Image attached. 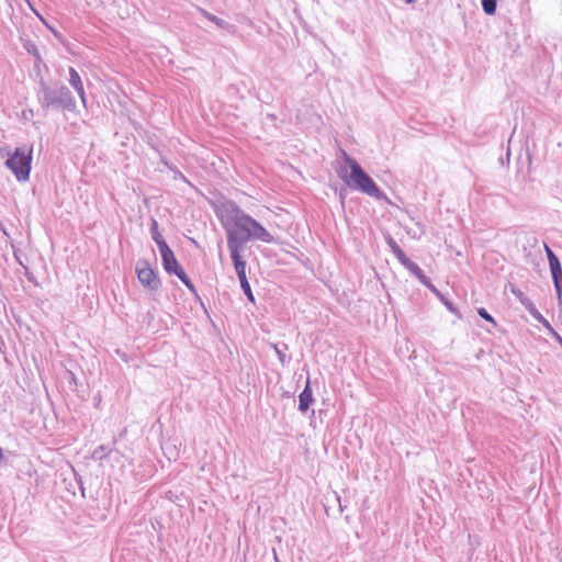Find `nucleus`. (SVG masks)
I'll return each instance as SVG.
<instances>
[{
	"label": "nucleus",
	"instance_id": "1",
	"mask_svg": "<svg viewBox=\"0 0 562 562\" xmlns=\"http://www.w3.org/2000/svg\"><path fill=\"white\" fill-rule=\"evenodd\" d=\"M227 233V246L243 248L244 244L255 239L267 244L274 243V237L261 224L250 215L239 210L235 211L232 218L224 224Z\"/></svg>",
	"mask_w": 562,
	"mask_h": 562
},
{
	"label": "nucleus",
	"instance_id": "11",
	"mask_svg": "<svg viewBox=\"0 0 562 562\" xmlns=\"http://www.w3.org/2000/svg\"><path fill=\"white\" fill-rule=\"evenodd\" d=\"M497 0H482V7L486 14H494Z\"/></svg>",
	"mask_w": 562,
	"mask_h": 562
},
{
	"label": "nucleus",
	"instance_id": "10",
	"mask_svg": "<svg viewBox=\"0 0 562 562\" xmlns=\"http://www.w3.org/2000/svg\"><path fill=\"white\" fill-rule=\"evenodd\" d=\"M551 274L553 278L554 286L557 289L558 297L561 299L562 295V267L557 269H551Z\"/></svg>",
	"mask_w": 562,
	"mask_h": 562
},
{
	"label": "nucleus",
	"instance_id": "19",
	"mask_svg": "<svg viewBox=\"0 0 562 562\" xmlns=\"http://www.w3.org/2000/svg\"><path fill=\"white\" fill-rule=\"evenodd\" d=\"M406 2L411 3L413 0H405Z\"/></svg>",
	"mask_w": 562,
	"mask_h": 562
},
{
	"label": "nucleus",
	"instance_id": "2",
	"mask_svg": "<svg viewBox=\"0 0 562 562\" xmlns=\"http://www.w3.org/2000/svg\"><path fill=\"white\" fill-rule=\"evenodd\" d=\"M345 160L349 167V171L347 169H341L339 172V177L345 182V184L368 195L376 196L379 194L378 186L362 170L360 165L349 156H346Z\"/></svg>",
	"mask_w": 562,
	"mask_h": 562
},
{
	"label": "nucleus",
	"instance_id": "17",
	"mask_svg": "<svg viewBox=\"0 0 562 562\" xmlns=\"http://www.w3.org/2000/svg\"><path fill=\"white\" fill-rule=\"evenodd\" d=\"M207 18H209L211 21L216 22L217 24H220L218 20H217L215 16L207 15Z\"/></svg>",
	"mask_w": 562,
	"mask_h": 562
},
{
	"label": "nucleus",
	"instance_id": "12",
	"mask_svg": "<svg viewBox=\"0 0 562 562\" xmlns=\"http://www.w3.org/2000/svg\"><path fill=\"white\" fill-rule=\"evenodd\" d=\"M239 282H240V286H241L244 293L246 294V296L248 297V300L254 303L255 297H254V294H252V291H251L248 280L246 279V280H243Z\"/></svg>",
	"mask_w": 562,
	"mask_h": 562
},
{
	"label": "nucleus",
	"instance_id": "9",
	"mask_svg": "<svg viewBox=\"0 0 562 562\" xmlns=\"http://www.w3.org/2000/svg\"><path fill=\"white\" fill-rule=\"evenodd\" d=\"M299 400H300V404H299L300 411L306 412L313 402L312 390L310 387L308 381H307L306 386L304 387L303 392L300 394Z\"/></svg>",
	"mask_w": 562,
	"mask_h": 562
},
{
	"label": "nucleus",
	"instance_id": "15",
	"mask_svg": "<svg viewBox=\"0 0 562 562\" xmlns=\"http://www.w3.org/2000/svg\"><path fill=\"white\" fill-rule=\"evenodd\" d=\"M544 249H546V254H547V257H548V260L549 262H551L552 260L557 259L558 257L554 255V252L550 249L549 246L544 245Z\"/></svg>",
	"mask_w": 562,
	"mask_h": 562
},
{
	"label": "nucleus",
	"instance_id": "7",
	"mask_svg": "<svg viewBox=\"0 0 562 562\" xmlns=\"http://www.w3.org/2000/svg\"><path fill=\"white\" fill-rule=\"evenodd\" d=\"M228 248H229L231 257L233 259L234 267H235V270H236L239 281L246 280L247 279L246 262L241 259L240 248H237L234 245H231V247H228Z\"/></svg>",
	"mask_w": 562,
	"mask_h": 562
},
{
	"label": "nucleus",
	"instance_id": "5",
	"mask_svg": "<svg viewBox=\"0 0 562 562\" xmlns=\"http://www.w3.org/2000/svg\"><path fill=\"white\" fill-rule=\"evenodd\" d=\"M32 151L18 148L5 161V166L13 172L18 181H26L30 177Z\"/></svg>",
	"mask_w": 562,
	"mask_h": 562
},
{
	"label": "nucleus",
	"instance_id": "4",
	"mask_svg": "<svg viewBox=\"0 0 562 562\" xmlns=\"http://www.w3.org/2000/svg\"><path fill=\"white\" fill-rule=\"evenodd\" d=\"M156 244L159 248L165 270L168 273L176 274L191 292L195 293V288H194L193 283L190 281V279L186 274L184 270L178 262L173 251L167 245L165 239L164 238L158 239V237H156Z\"/></svg>",
	"mask_w": 562,
	"mask_h": 562
},
{
	"label": "nucleus",
	"instance_id": "8",
	"mask_svg": "<svg viewBox=\"0 0 562 562\" xmlns=\"http://www.w3.org/2000/svg\"><path fill=\"white\" fill-rule=\"evenodd\" d=\"M69 83L77 91L83 104H86V92L82 80L75 68H69Z\"/></svg>",
	"mask_w": 562,
	"mask_h": 562
},
{
	"label": "nucleus",
	"instance_id": "6",
	"mask_svg": "<svg viewBox=\"0 0 562 562\" xmlns=\"http://www.w3.org/2000/svg\"><path fill=\"white\" fill-rule=\"evenodd\" d=\"M136 272H137V278H138L139 282L144 286L150 288V289L158 288L159 281L156 277L155 271L148 265H143V266L138 267L136 269Z\"/></svg>",
	"mask_w": 562,
	"mask_h": 562
},
{
	"label": "nucleus",
	"instance_id": "3",
	"mask_svg": "<svg viewBox=\"0 0 562 562\" xmlns=\"http://www.w3.org/2000/svg\"><path fill=\"white\" fill-rule=\"evenodd\" d=\"M389 245L398 261L424 285H426L447 306L449 311L454 312L456 310L453 305L448 300H446L445 296L438 291V289L429 281L424 271L415 262L411 261L406 257L401 247L392 238L389 240Z\"/></svg>",
	"mask_w": 562,
	"mask_h": 562
},
{
	"label": "nucleus",
	"instance_id": "18",
	"mask_svg": "<svg viewBox=\"0 0 562 562\" xmlns=\"http://www.w3.org/2000/svg\"><path fill=\"white\" fill-rule=\"evenodd\" d=\"M3 460V451H2V448L0 447V462Z\"/></svg>",
	"mask_w": 562,
	"mask_h": 562
},
{
	"label": "nucleus",
	"instance_id": "14",
	"mask_svg": "<svg viewBox=\"0 0 562 562\" xmlns=\"http://www.w3.org/2000/svg\"><path fill=\"white\" fill-rule=\"evenodd\" d=\"M151 233H153V238L154 240L156 241V237H158V239L162 238V236L160 235V233L158 232V223L156 220H153V223H151Z\"/></svg>",
	"mask_w": 562,
	"mask_h": 562
},
{
	"label": "nucleus",
	"instance_id": "16",
	"mask_svg": "<svg viewBox=\"0 0 562 562\" xmlns=\"http://www.w3.org/2000/svg\"><path fill=\"white\" fill-rule=\"evenodd\" d=\"M550 265V270L551 269H557V268H561V265H560V261H559V258L552 260L551 262H549Z\"/></svg>",
	"mask_w": 562,
	"mask_h": 562
},
{
	"label": "nucleus",
	"instance_id": "13",
	"mask_svg": "<svg viewBox=\"0 0 562 562\" xmlns=\"http://www.w3.org/2000/svg\"><path fill=\"white\" fill-rule=\"evenodd\" d=\"M477 313L485 321H487L494 325L496 324L494 317L492 315H490L485 308H483V307L479 308Z\"/></svg>",
	"mask_w": 562,
	"mask_h": 562
}]
</instances>
